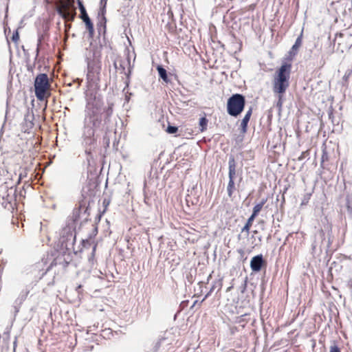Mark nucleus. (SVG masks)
Here are the masks:
<instances>
[{
  "label": "nucleus",
  "mask_w": 352,
  "mask_h": 352,
  "mask_svg": "<svg viewBox=\"0 0 352 352\" xmlns=\"http://www.w3.org/2000/svg\"><path fill=\"white\" fill-rule=\"evenodd\" d=\"M329 352H340V350L337 346L334 345L331 346Z\"/></svg>",
  "instance_id": "26"
},
{
  "label": "nucleus",
  "mask_w": 352,
  "mask_h": 352,
  "mask_svg": "<svg viewBox=\"0 0 352 352\" xmlns=\"http://www.w3.org/2000/svg\"><path fill=\"white\" fill-rule=\"evenodd\" d=\"M234 190H235V187H234V180L229 179V182H228V184L227 186V192H228V195L230 197H231L232 196V194H233V192L234 191Z\"/></svg>",
  "instance_id": "17"
},
{
  "label": "nucleus",
  "mask_w": 352,
  "mask_h": 352,
  "mask_svg": "<svg viewBox=\"0 0 352 352\" xmlns=\"http://www.w3.org/2000/svg\"><path fill=\"white\" fill-rule=\"evenodd\" d=\"M87 206L85 201L82 200L78 203V207L75 208L72 213V221L74 223L80 220L81 219H87L88 217Z\"/></svg>",
  "instance_id": "8"
},
{
  "label": "nucleus",
  "mask_w": 352,
  "mask_h": 352,
  "mask_svg": "<svg viewBox=\"0 0 352 352\" xmlns=\"http://www.w3.org/2000/svg\"><path fill=\"white\" fill-rule=\"evenodd\" d=\"M253 233H254V234H257V233H258V231H257V230H254V231H253Z\"/></svg>",
  "instance_id": "29"
},
{
  "label": "nucleus",
  "mask_w": 352,
  "mask_h": 352,
  "mask_svg": "<svg viewBox=\"0 0 352 352\" xmlns=\"http://www.w3.org/2000/svg\"><path fill=\"white\" fill-rule=\"evenodd\" d=\"M254 219H255V217L252 215L248 218L246 223L245 224L243 228L241 229V232H245L247 234H249L250 229L252 225V223H253Z\"/></svg>",
  "instance_id": "16"
},
{
  "label": "nucleus",
  "mask_w": 352,
  "mask_h": 352,
  "mask_svg": "<svg viewBox=\"0 0 352 352\" xmlns=\"http://www.w3.org/2000/svg\"><path fill=\"white\" fill-rule=\"evenodd\" d=\"M265 264L263 255L259 254L254 256L250 261V267L254 272H259Z\"/></svg>",
  "instance_id": "10"
},
{
  "label": "nucleus",
  "mask_w": 352,
  "mask_h": 352,
  "mask_svg": "<svg viewBox=\"0 0 352 352\" xmlns=\"http://www.w3.org/2000/svg\"><path fill=\"white\" fill-rule=\"evenodd\" d=\"M221 286H222V284H221V282L220 280L217 281V282H215L214 284L212 285V288L210 289V292H208V294L206 296V298H207L210 294L211 292H212V291L217 287H219V290L221 288Z\"/></svg>",
  "instance_id": "21"
},
{
  "label": "nucleus",
  "mask_w": 352,
  "mask_h": 352,
  "mask_svg": "<svg viewBox=\"0 0 352 352\" xmlns=\"http://www.w3.org/2000/svg\"><path fill=\"white\" fill-rule=\"evenodd\" d=\"M0 196L3 200L11 204L16 200V188H8L6 185H3L0 187Z\"/></svg>",
  "instance_id": "9"
},
{
  "label": "nucleus",
  "mask_w": 352,
  "mask_h": 352,
  "mask_svg": "<svg viewBox=\"0 0 352 352\" xmlns=\"http://www.w3.org/2000/svg\"><path fill=\"white\" fill-rule=\"evenodd\" d=\"M75 239L74 225L69 224L61 230L59 243L63 248L69 249L74 245Z\"/></svg>",
  "instance_id": "6"
},
{
  "label": "nucleus",
  "mask_w": 352,
  "mask_h": 352,
  "mask_svg": "<svg viewBox=\"0 0 352 352\" xmlns=\"http://www.w3.org/2000/svg\"><path fill=\"white\" fill-rule=\"evenodd\" d=\"M113 103H108L107 106H104L102 97L96 93L87 94L82 133L83 144L86 146L95 144V130L101 125L102 115L104 113V123L108 122L113 113Z\"/></svg>",
  "instance_id": "1"
},
{
  "label": "nucleus",
  "mask_w": 352,
  "mask_h": 352,
  "mask_svg": "<svg viewBox=\"0 0 352 352\" xmlns=\"http://www.w3.org/2000/svg\"><path fill=\"white\" fill-rule=\"evenodd\" d=\"M78 5H79V9L80 11V18L83 19V18L89 16L84 6L82 5V2L79 0H78Z\"/></svg>",
  "instance_id": "20"
},
{
  "label": "nucleus",
  "mask_w": 352,
  "mask_h": 352,
  "mask_svg": "<svg viewBox=\"0 0 352 352\" xmlns=\"http://www.w3.org/2000/svg\"><path fill=\"white\" fill-rule=\"evenodd\" d=\"M50 87L47 75L45 74H38L35 79L34 89L36 96L39 100H43L50 95Z\"/></svg>",
  "instance_id": "5"
},
{
  "label": "nucleus",
  "mask_w": 352,
  "mask_h": 352,
  "mask_svg": "<svg viewBox=\"0 0 352 352\" xmlns=\"http://www.w3.org/2000/svg\"><path fill=\"white\" fill-rule=\"evenodd\" d=\"M252 113V108H250V109L246 112L244 118H243V120L241 121V131L243 133H245L247 131L248 124L250 121Z\"/></svg>",
  "instance_id": "11"
},
{
  "label": "nucleus",
  "mask_w": 352,
  "mask_h": 352,
  "mask_svg": "<svg viewBox=\"0 0 352 352\" xmlns=\"http://www.w3.org/2000/svg\"><path fill=\"white\" fill-rule=\"evenodd\" d=\"M12 39L14 42H17L19 41V33H18L17 31L15 33L13 34Z\"/></svg>",
  "instance_id": "25"
},
{
  "label": "nucleus",
  "mask_w": 352,
  "mask_h": 352,
  "mask_svg": "<svg viewBox=\"0 0 352 352\" xmlns=\"http://www.w3.org/2000/svg\"><path fill=\"white\" fill-rule=\"evenodd\" d=\"M107 0H101V3H104V6H103V8L101 9L100 10V13H99V14H101L102 15V20L104 21H105V17H104V12H105V6H106V3H107Z\"/></svg>",
  "instance_id": "22"
},
{
  "label": "nucleus",
  "mask_w": 352,
  "mask_h": 352,
  "mask_svg": "<svg viewBox=\"0 0 352 352\" xmlns=\"http://www.w3.org/2000/svg\"><path fill=\"white\" fill-rule=\"evenodd\" d=\"M267 201V199H263L261 203L256 204L254 208H253V212H252V216L256 217L258 214L260 212V211L261 210V209L263 208L264 204L266 203Z\"/></svg>",
  "instance_id": "15"
},
{
  "label": "nucleus",
  "mask_w": 352,
  "mask_h": 352,
  "mask_svg": "<svg viewBox=\"0 0 352 352\" xmlns=\"http://www.w3.org/2000/svg\"><path fill=\"white\" fill-rule=\"evenodd\" d=\"M85 152L87 154H90L91 153V148H86Z\"/></svg>",
  "instance_id": "28"
},
{
  "label": "nucleus",
  "mask_w": 352,
  "mask_h": 352,
  "mask_svg": "<svg viewBox=\"0 0 352 352\" xmlns=\"http://www.w3.org/2000/svg\"><path fill=\"white\" fill-rule=\"evenodd\" d=\"M177 131V128L173 126H169L167 128V132L169 133H175Z\"/></svg>",
  "instance_id": "24"
},
{
  "label": "nucleus",
  "mask_w": 352,
  "mask_h": 352,
  "mask_svg": "<svg viewBox=\"0 0 352 352\" xmlns=\"http://www.w3.org/2000/svg\"><path fill=\"white\" fill-rule=\"evenodd\" d=\"M57 12L65 20H74L76 16V8L74 1L70 0L60 1L58 6Z\"/></svg>",
  "instance_id": "7"
},
{
  "label": "nucleus",
  "mask_w": 352,
  "mask_h": 352,
  "mask_svg": "<svg viewBox=\"0 0 352 352\" xmlns=\"http://www.w3.org/2000/svg\"><path fill=\"white\" fill-rule=\"evenodd\" d=\"M302 44V34H300L296 40L295 43L292 47V51L296 52Z\"/></svg>",
  "instance_id": "18"
},
{
  "label": "nucleus",
  "mask_w": 352,
  "mask_h": 352,
  "mask_svg": "<svg viewBox=\"0 0 352 352\" xmlns=\"http://www.w3.org/2000/svg\"><path fill=\"white\" fill-rule=\"evenodd\" d=\"M160 77L166 82H168V75L166 70L161 65L157 67Z\"/></svg>",
  "instance_id": "14"
},
{
  "label": "nucleus",
  "mask_w": 352,
  "mask_h": 352,
  "mask_svg": "<svg viewBox=\"0 0 352 352\" xmlns=\"http://www.w3.org/2000/svg\"><path fill=\"white\" fill-rule=\"evenodd\" d=\"M245 104V97L239 94H233L227 102V112L234 117H237L243 111Z\"/></svg>",
  "instance_id": "4"
},
{
  "label": "nucleus",
  "mask_w": 352,
  "mask_h": 352,
  "mask_svg": "<svg viewBox=\"0 0 352 352\" xmlns=\"http://www.w3.org/2000/svg\"><path fill=\"white\" fill-rule=\"evenodd\" d=\"M207 125H208V120L205 117L200 118V120H199L200 131H205L206 129Z\"/></svg>",
  "instance_id": "19"
},
{
  "label": "nucleus",
  "mask_w": 352,
  "mask_h": 352,
  "mask_svg": "<svg viewBox=\"0 0 352 352\" xmlns=\"http://www.w3.org/2000/svg\"><path fill=\"white\" fill-rule=\"evenodd\" d=\"M229 179L234 180L236 176V164L234 157L231 156L228 162Z\"/></svg>",
  "instance_id": "12"
},
{
  "label": "nucleus",
  "mask_w": 352,
  "mask_h": 352,
  "mask_svg": "<svg viewBox=\"0 0 352 352\" xmlns=\"http://www.w3.org/2000/svg\"><path fill=\"white\" fill-rule=\"evenodd\" d=\"M282 96H283V94H278V102L277 105H279L280 107H281V105H282Z\"/></svg>",
  "instance_id": "27"
},
{
  "label": "nucleus",
  "mask_w": 352,
  "mask_h": 352,
  "mask_svg": "<svg viewBox=\"0 0 352 352\" xmlns=\"http://www.w3.org/2000/svg\"><path fill=\"white\" fill-rule=\"evenodd\" d=\"M291 65L283 64L276 72L273 80V91L275 94H283L289 86Z\"/></svg>",
  "instance_id": "3"
},
{
  "label": "nucleus",
  "mask_w": 352,
  "mask_h": 352,
  "mask_svg": "<svg viewBox=\"0 0 352 352\" xmlns=\"http://www.w3.org/2000/svg\"><path fill=\"white\" fill-rule=\"evenodd\" d=\"M345 36V34L344 33H340V34H336V38H335V42L338 43V45H341V43H340V38H342V37H344Z\"/></svg>",
  "instance_id": "23"
},
{
  "label": "nucleus",
  "mask_w": 352,
  "mask_h": 352,
  "mask_svg": "<svg viewBox=\"0 0 352 352\" xmlns=\"http://www.w3.org/2000/svg\"><path fill=\"white\" fill-rule=\"evenodd\" d=\"M101 46L90 43L86 49L85 58L87 64V80L88 86L96 85L100 80Z\"/></svg>",
  "instance_id": "2"
},
{
  "label": "nucleus",
  "mask_w": 352,
  "mask_h": 352,
  "mask_svg": "<svg viewBox=\"0 0 352 352\" xmlns=\"http://www.w3.org/2000/svg\"><path fill=\"white\" fill-rule=\"evenodd\" d=\"M82 20L85 23L86 28L89 31V36L91 37H92L94 35V25H93V23H92L91 19H89V16H87V17L82 19Z\"/></svg>",
  "instance_id": "13"
}]
</instances>
